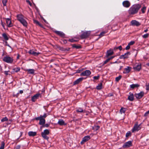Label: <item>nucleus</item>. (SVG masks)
Masks as SVG:
<instances>
[{
  "label": "nucleus",
  "mask_w": 149,
  "mask_h": 149,
  "mask_svg": "<svg viewBox=\"0 0 149 149\" xmlns=\"http://www.w3.org/2000/svg\"><path fill=\"white\" fill-rule=\"evenodd\" d=\"M49 133V130L47 129L45 130L43 132L41 133V136L42 137L45 139L48 140L49 139L48 137L47 136V135H48Z\"/></svg>",
  "instance_id": "7ed1b4c3"
},
{
  "label": "nucleus",
  "mask_w": 149,
  "mask_h": 149,
  "mask_svg": "<svg viewBox=\"0 0 149 149\" xmlns=\"http://www.w3.org/2000/svg\"><path fill=\"white\" fill-rule=\"evenodd\" d=\"M36 132L32 131L29 132L28 133V135L31 136H34L36 135Z\"/></svg>",
  "instance_id": "393cba45"
},
{
  "label": "nucleus",
  "mask_w": 149,
  "mask_h": 149,
  "mask_svg": "<svg viewBox=\"0 0 149 149\" xmlns=\"http://www.w3.org/2000/svg\"><path fill=\"white\" fill-rule=\"evenodd\" d=\"M130 3L128 1H125L123 2V5L126 8H128L130 6Z\"/></svg>",
  "instance_id": "f8f14e48"
},
{
  "label": "nucleus",
  "mask_w": 149,
  "mask_h": 149,
  "mask_svg": "<svg viewBox=\"0 0 149 149\" xmlns=\"http://www.w3.org/2000/svg\"><path fill=\"white\" fill-rule=\"evenodd\" d=\"M130 94L128 97V99L130 101H133L134 100V95L133 93L130 92Z\"/></svg>",
  "instance_id": "412c9836"
},
{
  "label": "nucleus",
  "mask_w": 149,
  "mask_h": 149,
  "mask_svg": "<svg viewBox=\"0 0 149 149\" xmlns=\"http://www.w3.org/2000/svg\"><path fill=\"white\" fill-rule=\"evenodd\" d=\"M149 34H148V33H146V34H144V35H143L142 37H143V38H147L148 36H149Z\"/></svg>",
  "instance_id": "c03bdc74"
},
{
  "label": "nucleus",
  "mask_w": 149,
  "mask_h": 149,
  "mask_svg": "<svg viewBox=\"0 0 149 149\" xmlns=\"http://www.w3.org/2000/svg\"><path fill=\"white\" fill-rule=\"evenodd\" d=\"M100 128V126H99L95 125L92 127L93 130L95 131L97 130Z\"/></svg>",
  "instance_id": "72a5a7b5"
},
{
  "label": "nucleus",
  "mask_w": 149,
  "mask_h": 149,
  "mask_svg": "<svg viewBox=\"0 0 149 149\" xmlns=\"http://www.w3.org/2000/svg\"><path fill=\"white\" fill-rule=\"evenodd\" d=\"M130 54V52H127L124 55H121L120 57V59H125L127 58L128 57V55Z\"/></svg>",
  "instance_id": "ddd939ff"
},
{
  "label": "nucleus",
  "mask_w": 149,
  "mask_h": 149,
  "mask_svg": "<svg viewBox=\"0 0 149 149\" xmlns=\"http://www.w3.org/2000/svg\"><path fill=\"white\" fill-rule=\"evenodd\" d=\"M49 126V125L48 124H45L44 125H43L42 126H41L40 127V128L42 129V127H48Z\"/></svg>",
  "instance_id": "49530a36"
},
{
  "label": "nucleus",
  "mask_w": 149,
  "mask_h": 149,
  "mask_svg": "<svg viewBox=\"0 0 149 149\" xmlns=\"http://www.w3.org/2000/svg\"><path fill=\"white\" fill-rule=\"evenodd\" d=\"M105 33V32H102L100 33L99 36H104V34Z\"/></svg>",
  "instance_id": "5fc2aeb1"
},
{
  "label": "nucleus",
  "mask_w": 149,
  "mask_h": 149,
  "mask_svg": "<svg viewBox=\"0 0 149 149\" xmlns=\"http://www.w3.org/2000/svg\"><path fill=\"white\" fill-rule=\"evenodd\" d=\"M47 114L46 113H45L44 114V115L43 116L41 115L40 117L43 118L45 119V118H46L47 117Z\"/></svg>",
  "instance_id": "ea45409f"
},
{
  "label": "nucleus",
  "mask_w": 149,
  "mask_h": 149,
  "mask_svg": "<svg viewBox=\"0 0 149 149\" xmlns=\"http://www.w3.org/2000/svg\"><path fill=\"white\" fill-rule=\"evenodd\" d=\"M114 57V56H112L111 57H110L109 58L110 60L111 59H112Z\"/></svg>",
  "instance_id": "e2e57ef3"
},
{
  "label": "nucleus",
  "mask_w": 149,
  "mask_h": 149,
  "mask_svg": "<svg viewBox=\"0 0 149 149\" xmlns=\"http://www.w3.org/2000/svg\"><path fill=\"white\" fill-rule=\"evenodd\" d=\"M19 93L20 94H22L23 93V91L22 90H20L19 91Z\"/></svg>",
  "instance_id": "69168bd1"
},
{
  "label": "nucleus",
  "mask_w": 149,
  "mask_h": 149,
  "mask_svg": "<svg viewBox=\"0 0 149 149\" xmlns=\"http://www.w3.org/2000/svg\"><path fill=\"white\" fill-rule=\"evenodd\" d=\"M6 22L8 26V27H10L13 26L11 24V22L10 19L7 18L6 19Z\"/></svg>",
  "instance_id": "4be33fe9"
},
{
  "label": "nucleus",
  "mask_w": 149,
  "mask_h": 149,
  "mask_svg": "<svg viewBox=\"0 0 149 149\" xmlns=\"http://www.w3.org/2000/svg\"><path fill=\"white\" fill-rule=\"evenodd\" d=\"M140 86V85L138 84H132L130 85V87L132 89H134L135 88H138Z\"/></svg>",
  "instance_id": "bb28decb"
},
{
  "label": "nucleus",
  "mask_w": 149,
  "mask_h": 149,
  "mask_svg": "<svg viewBox=\"0 0 149 149\" xmlns=\"http://www.w3.org/2000/svg\"><path fill=\"white\" fill-rule=\"evenodd\" d=\"M122 76L121 75H119L118 77H117L116 78V81L118 82L119 81V80L121 78Z\"/></svg>",
  "instance_id": "4c0bfd02"
},
{
  "label": "nucleus",
  "mask_w": 149,
  "mask_h": 149,
  "mask_svg": "<svg viewBox=\"0 0 149 149\" xmlns=\"http://www.w3.org/2000/svg\"><path fill=\"white\" fill-rule=\"evenodd\" d=\"M7 2V0H2V3L3 6H5L6 5Z\"/></svg>",
  "instance_id": "a19ab883"
},
{
  "label": "nucleus",
  "mask_w": 149,
  "mask_h": 149,
  "mask_svg": "<svg viewBox=\"0 0 149 149\" xmlns=\"http://www.w3.org/2000/svg\"><path fill=\"white\" fill-rule=\"evenodd\" d=\"M148 31V29H147L144 31V32H146Z\"/></svg>",
  "instance_id": "774afa93"
},
{
  "label": "nucleus",
  "mask_w": 149,
  "mask_h": 149,
  "mask_svg": "<svg viewBox=\"0 0 149 149\" xmlns=\"http://www.w3.org/2000/svg\"><path fill=\"white\" fill-rule=\"evenodd\" d=\"M149 114V110L148 111H147L146 112L144 116H146L148 115Z\"/></svg>",
  "instance_id": "13d9d810"
},
{
  "label": "nucleus",
  "mask_w": 149,
  "mask_h": 149,
  "mask_svg": "<svg viewBox=\"0 0 149 149\" xmlns=\"http://www.w3.org/2000/svg\"><path fill=\"white\" fill-rule=\"evenodd\" d=\"M33 22L34 23H35L36 25H39L40 27L41 28H43V26L39 23V22L37 20L35 19H33Z\"/></svg>",
  "instance_id": "a878e982"
},
{
  "label": "nucleus",
  "mask_w": 149,
  "mask_h": 149,
  "mask_svg": "<svg viewBox=\"0 0 149 149\" xmlns=\"http://www.w3.org/2000/svg\"><path fill=\"white\" fill-rule=\"evenodd\" d=\"M24 16L22 14H18L17 15V17L18 20L19 22L24 19Z\"/></svg>",
  "instance_id": "6ab92c4d"
},
{
  "label": "nucleus",
  "mask_w": 149,
  "mask_h": 149,
  "mask_svg": "<svg viewBox=\"0 0 149 149\" xmlns=\"http://www.w3.org/2000/svg\"><path fill=\"white\" fill-rule=\"evenodd\" d=\"M54 59H51V60H50V62H53L54 61Z\"/></svg>",
  "instance_id": "338daca9"
},
{
  "label": "nucleus",
  "mask_w": 149,
  "mask_h": 149,
  "mask_svg": "<svg viewBox=\"0 0 149 149\" xmlns=\"http://www.w3.org/2000/svg\"><path fill=\"white\" fill-rule=\"evenodd\" d=\"M20 148V145H17L16 147V149H19Z\"/></svg>",
  "instance_id": "052dcab7"
},
{
  "label": "nucleus",
  "mask_w": 149,
  "mask_h": 149,
  "mask_svg": "<svg viewBox=\"0 0 149 149\" xmlns=\"http://www.w3.org/2000/svg\"><path fill=\"white\" fill-rule=\"evenodd\" d=\"M58 124L61 125H65L66 124L65 123L64 121L62 119H59L58 123Z\"/></svg>",
  "instance_id": "b1692460"
},
{
  "label": "nucleus",
  "mask_w": 149,
  "mask_h": 149,
  "mask_svg": "<svg viewBox=\"0 0 149 149\" xmlns=\"http://www.w3.org/2000/svg\"><path fill=\"white\" fill-rule=\"evenodd\" d=\"M26 70L29 73L31 74H34L35 72L34 70L33 69H28Z\"/></svg>",
  "instance_id": "473e14b6"
},
{
  "label": "nucleus",
  "mask_w": 149,
  "mask_h": 149,
  "mask_svg": "<svg viewBox=\"0 0 149 149\" xmlns=\"http://www.w3.org/2000/svg\"><path fill=\"white\" fill-rule=\"evenodd\" d=\"M9 72V71H5L4 73L6 75H7L8 74V72Z\"/></svg>",
  "instance_id": "680f3d73"
},
{
  "label": "nucleus",
  "mask_w": 149,
  "mask_h": 149,
  "mask_svg": "<svg viewBox=\"0 0 149 149\" xmlns=\"http://www.w3.org/2000/svg\"><path fill=\"white\" fill-rule=\"evenodd\" d=\"M76 111L78 113H81L84 112L85 111V110H83L81 108H79L77 109Z\"/></svg>",
  "instance_id": "2f4dec72"
},
{
  "label": "nucleus",
  "mask_w": 149,
  "mask_h": 149,
  "mask_svg": "<svg viewBox=\"0 0 149 149\" xmlns=\"http://www.w3.org/2000/svg\"><path fill=\"white\" fill-rule=\"evenodd\" d=\"M63 42L65 44L67 43V40H63Z\"/></svg>",
  "instance_id": "0e129e2a"
},
{
  "label": "nucleus",
  "mask_w": 149,
  "mask_h": 149,
  "mask_svg": "<svg viewBox=\"0 0 149 149\" xmlns=\"http://www.w3.org/2000/svg\"><path fill=\"white\" fill-rule=\"evenodd\" d=\"M102 82L100 83L98 86L96 87V88L98 90H100L102 88Z\"/></svg>",
  "instance_id": "c756f323"
},
{
  "label": "nucleus",
  "mask_w": 149,
  "mask_h": 149,
  "mask_svg": "<svg viewBox=\"0 0 149 149\" xmlns=\"http://www.w3.org/2000/svg\"><path fill=\"white\" fill-rule=\"evenodd\" d=\"M110 60L109 58L106 60L104 62L103 64V65L106 64L107 62H108Z\"/></svg>",
  "instance_id": "a18cd8bd"
},
{
  "label": "nucleus",
  "mask_w": 149,
  "mask_h": 149,
  "mask_svg": "<svg viewBox=\"0 0 149 149\" xmlns=\"http://www.w3.org/2000/svg\"><path fill=\"white\" fill-rule=\"evenodd\" d=\"M5 143L3 141L1 142V146L0 147V149H4V148Z\"/></svg>",
  "instance_id": "c9c22d12"
},
{
  "label": "nucleus",
  "mask_w": 149,
  "mask_h": 149,
  "mask_svg": "<svg viewBox=\"0 0 149 149\" xmlns=\"http://www.w3.org/2000/svg\"><path fill=\"white\" fill-rule=\"evenodd\" d=\"M69 41H70V42H76V41L73 39H69L68 40Z\"/></svg>",
  "instance_id": "8fccbe9b"
},
{
  "label": "nucleus",
  "mask_w": 149,
  "mask_h": 149,
  "mask_svg": "<svg viewBox=\"0 0 149 149\" xmlns=\"http://www.w3.org/2000/svg\"><path fill=\"white\" fill-rule=\"evenodd\" d=\"M70 48H64V49L63 51L66 52L70 50Z\"/></svg>",
  "instance_id": "864d4df0"
},
{
  "label": "nucleus",
  "mask_w": 149,
  "mask_h": 149,
  "mask_svg": "<svg viewBox=\"0 0 149 149\" xmlns=\"http://www.w3.org/2000/svg\"><path fill=\"white\" fill-rule=\"evenodd\" d=\"M144 93L143 91L140 92L139 93L135 94V96L136 98L138 99H140L144 95Z\"/></svg>",
  "instance_id": "1a4fd4ad"
},
{
  "label": "nucleus",
  "mask_w": 149,
  "mask_h": 149,
  "mask_svg": "<svg viewBox=\"0 0 149 149\" xmlns=\"http://www.w3.org/2000/svg\"><path fill=\"white\" fill-rule=\"evenodd\" d=\"M54 32L56 34L61 37L64 38L65 37V34L62 32L57 31H54Z\"/></svg>",
  "instance_id": "9b49d317"
},
{
  "label": "nucleus",
  "mask_w": 149,
  "mask_h": 149,
  "mask_svg": "<svg viewBox=\"0 0 149 149\" xmlns=\"http://www.w3.org/2000/svg\"><path fill=\"white\" fill-rule=\"evenodd\" d=\"M130 48V46L128 44V45L126 46V47H125V49L127 50L129 49Z\"/></svg>",
  "instance_id": "6e6d98bb"
},
{
  "label": "nucleus",
  "mask_w": 149,
  "mask_h": 149,
  "mask_svg": "<svg viewBox=\"0 0 149 149\" xmlns=\"http://www.w3.org/2000/svg\"><path fill=\"white\" fill-rule=\"evenodd\" d=\"M141 5L139 4L133 5L128 10V13L130 15H134L137 13L138 10L141 8Z\"/></svg>",
  "instance_id": "f257e3e1"
},
{
  "label": "nucleus",
  "mask_w": 149,
  "mask_h": 149,
  "mask_svg": "<svg viewBox=\"0 0 149 149\" xmlns=\"http://www.w3.org/2000/svg\"><path fill=\"white\" fill-rule=\"evenodd\" d=\"M3 61L8 63H12L13 61V57L6 56L3 58Z\"/></svg>",
  "instance_id": "f03ea898"
},
{
  "label": "nucleus",
  "mask_w": 149,
  "mask_h": 149,
  "mask_svg": "<svg viewBox=\"0 0 149 149\" xmlns=\"http://www.w3.org/2000/svg\"><path fill=\"white\" fill-rule=\"evenodd\" d=\"M141 129L140 125H138V124H136L134 125L132 130V132H134L135 131H138Z\"/></svg>",
  "instance_id": "9d476101"
},
{
  "label": "nucleus",
  "mask_w": 149,
  "mask_h": 149,
  "mask_svg": "<svg viewBox=\"0 0 149 149\" xmlns=\"http://www.w3.org/2000/svg\"><path fill=\"white\" fill-rule=\"evenodd\" d=\"M135 43V42L134 41H131L128 44V45L130 46L134 44Z\"/></svg>",
  "instance_id": "09e8293b"
},
{
  "label": "nucleus",
  "mask_w": 149,
  "mask_h": 149,
  "mask_svg": "<svg viewBox=\"0 0 149 149\" xmlns=\"http://www.w3.org/2000/svg\"><path fill=\"white\" fill-rule=\"evenodd\" d=\"M72 47L73 48H75L77 49L81 48V47L80 45H77L75 44H74L72 45Z\"/></svg>",
  "instance_id": "f704fd0d"
},
{
  "label": "nucleus",
  "mask_w": 149,
  "mask_h": 149,
  "mask_svg": "<svg viewBox=\"0 0 149 149\" xmlns=\"http://www.w3.org/2000/svg\"><path fill=\"white\" fill-rule=\"evenodd\" d=\"M146 90H149V83L148 85H146Z\"/></svg>",
  "instance_id": "bf43d9fd"
},
{
  "label": "nucleus",
  "mask_w": 149,
  "mask_h": 149,
  "mask_svg": "<svg viewBox=\"0 0 149 149\" xmlns=\"http://www.w3.org/2000/svg\"><path fill=\"white\" fill-rule=\"evenodd\" d=\"M116 48V49H120V50H121L122 49V47L121 46H119L118 47H116V48L115 47L114 48V49H115Z\"/></svg>",
  "instance_id": "3c124183"
},
{
  "label": "nucleus",
  "mask_w": 149,
  "mask_h": 149,
  "mask_svg": "<svg viewBox=\"0 0 149 149\" xmlns=\"http://www.w3.org/2000/svg\"><path fill=\"white\" fill-rule=\"evenodd\" d=\"M29 53L33 55L34 56H37L40 54V52H37L33 51V50H30L29 51Z\"/></svg>",
  "instance_id": "f3484780"
},
{
  "label": "nucleus",
  "mask_w": 149,
  "mask_h": 149,
  "mask_svg": "<svg viewBox=\"0 0 149 149\" xmlns=\"http://www.w3.org/2000/svg\"><path fill=\"white\" fill-rule=\"evenodd\" d=\"M26 1L27 2L29 3V4L31 6H32V3H31L29 0H26Z\"/></svg>",
  "instance_id": "4d7b16f0"
},
{
  "label": "nucleus",
  "mask_w": 149,
  "mask_h": 149,
  "mask_svg": "<svg viewBox=\"0 0 149 149\" xmlns=\"http://www.w3.org/2000/svg\"><path fill=\"white\" fill-rule=\"evenodd\" d=\"M8 120V119L6 117L4 118H2L1 120V121L2 122H4L5 121H7Z\"/></svg>",
  "instance_id": "58836bf2"
},
{
  "label": "nucleus",
  "mask_w": 149,
  "mask_h": 149,
  "mask_svg": "<svg viewBox=\"0 0 149 149\" xmlns=\"http://www.w3.org/2000/svg\"><path fill=\"white\" fill-rule=\"evenodd\" d=\"M36 120H39V124L40 125H44L45 124V120L44 118H43L40 117H37L36 118Z\"/></svg>",
  "instance_id": "423d86ee"
},
{
  "label": "nucleus",
  "mask_w": 149,
  "mask_h": 149,
  "mask_svg": "<svg viewBox=\"0 0 149 149\" xmlns=\"http://www.w3.org/2000/svg\"><path fill=\"white\" fill-rule=\"evenodd\" d=\"M100 77L98 75L97 76H94L93 77V78L94 79L97 80L99 79Z\"/></svg>",
  "instance_id": "603ef678"
},
{
  "label": "nucleus",
  "mask_w": 149,
  "mask_h": 149,
  "mask_svg": "<svg viewBox=\"0 0 149 149\" xmlns=\"http://www.w3.org/2000/svg\"><path fill=\"white\" fill-rule=\"evenodd\" d=\"M131 68L130 67H127L125 69L126 72H123L124 73H128L130 72L131 70Z\"/></svg>",
  "instance_id": "cd10ccee"
},
{
  "label": "nucleus",
  "mask_w": 149,
  "mask_h": 149,
  "mask_svg": "<svg viewBox=\"0 0 149 149\" xmlns=\"http://www.w3.org/2000/svg\"><path fill=\"white\" fill-rule=\"evenodd\" d=\"M132 25L138 26L141 25V24L136 20H132L131 22Z\"/></svg>",
  "instance_id": "dca6fc26"
},
{
  "label": "nucleus",
  "mask_w": 149,
  "mask_h": 149,
  "mask_svg": "<svg viewBox=\"0 0 149 149\" xmlns=\"http://www.w3.org/2000/svg\"><path fill=\"white\" fill-rule=\"evenodd\" d=\"M131 135V133L130 131H128L127 132L126 134V137H127L129 136H130Z\"/></svg>",
  "instance_id": "79ce46f5"
},
{
  "label": "nucleus",
  "mask_w": 149,
  "mask_h": 149,
  "mask_svg": "<svg viewBox=\"0 0 149 149\" xmlns=\"http://www.w3.org/2000/svg\"><path fill=\"white\" fill-rule=\"evenodd\" d=\"M40 95V94H36V95H35L33 96L32 97V98H31L32 101L33 102H35L36 101V100L38 98Z\"/></svg>",
  "instance_id": "a211bd4d"
},
{
  "label": "nucleus",
  "mask_w": 149,
  "mask_h": 149,
  "mask_svg": "<svg viewBox=\"0 0 149 149\" xmlns=\"http://www.w3.org/2000/svg\"><path fill=\"white\" fill-rule=\"evenodd\" d=\"M126 111V109L124 108H121L120 110V113L122 114L124 113Z\"/></svg>",
  "instance_id": "e433bc0d"
},
{
  "label": "nucleus",
  "mask_w": 149,
  "mask_h": 149,
  "mask_svg": "<svg viewBox=\"0 0 149 149\" xmlns=\"http://www.w3.org/2000/svg\"><path fill=\"white\" fill-rule=\"evenodd\" d=\"M146 10V7L145 6H144L141 9L142 12L143 13H145Z\"/></svg>",
  "instance_id": "37998d69"
},
{
  "label": "nucleus",
  "mask_w": 149,
  "mask_h": 149,
  "mask_svg": "<svg viewBox=\"0 0 149 149\" xmlns=\"http://www.w3.org/2000/svg\"><path fill=\"white\" fill-rule=\"evenodd\" d=\"M91 72L89 70H86L80 74V76H88L91 74Z\"/></svg>",
  "instance_id": "6e6552de"
},
{
  "label": "nucleus",
  "mask_w": 149,
  "mask_h": 149,
  "mask_svg": "<svg viewBox=\"0 0 149 149\" xmlns=\"http://www.w3.org/2000/svg\"><path fill=\"white\" fill-rule=\"evenodd\" d=\"M141 64L140 63H136L134 65L133 68L135 70L139 71L141 69Z\"/></svg>",
  "instance_id": "39448f33"
},
{
  "label": "nucleus",
  "mask_w": 149,
  "mask_h": 149,
  "mask_svg": "<svg viewBox=\"0 0 149 149\" xmlns=\"http://www.w3.org/2000/svg\"><path fill=\"white\" fill-rule=\"evenodd\" d=\"M132 146V143L131 141H129L125 142L123 146V148H126Z\"/></svg>",
  "instance_id": "0eeeda50"
},
{
  "label": "nucleus",
  "mask_w": 149,
  "mask_h": 149,
  "mask_svg": "<svg viewBox=\"0 0 149 149\" xmlns=\"http://www.w3.org/2000/svg\"><path fill=\"white\" fill-rule=\"evenodd\" d=\"M24 26L26 27L27 25V23L26 20L24 19L21 21H19Z\"/></svg>",
  "instance_id": "5701e85b"
},
{
  "label": "nucleus",
  "mask_w": 149,
  "mask_h": 149,
  "mask_svg": "<svg viewBox=\"0 0 149 149\" xmlns=\"http://www.w3.org/2000/svg\"><path fill=\"white\" fill-rule=\"evenodd\" d=\"M90 139V137L89 136H85L83 139L82 141L81 142V144H83L84 142L87 141H88Z\"/></svg>",
  "instance_id": "2eb2a0df"
},
{
  "label": "nucleus",
  "mask_w": 149,
  "mask_h": 149,
  "mask_svg": "<svg viewBox=\"0 0 149 149\" xmlns=\"http://www.w3.org/2000/svg\"><path fill=\"white\" fill-rule=\"evenodd\" d=\"M2 36L5 40H8V38L6 33H3L2 34Z\"/></svg>",
  "instance_id": "c85d7f7f"
},
{
  "label": "nucleus",
  "mask_w": 149,
  "mask_h": 149,
  "mask_svg": "<svg viewBox=\"0 0 149 149\" xmlns=\"http://www.w3.org/2000/svg\"><path fill=\"white\" fill-rule=\"evenodd\" d=\"M84 78L81 77L77 79L76 81H74L73 83L74 85L77 84H78L80 82L82 81L83 79Z\"/></svg>",
  "instance_id": "aec40b11"
},
{
  "label": "nucleus",
  "mask_w": 149,
  "mask_h": 149,
  "mask_svg": "<svg viewBox=\"0 0 149 149\" xmlns=\"http://www.w3.org/2000/svg\"><path fill=\"white\" fill-rule=\"evenodd\" d=\"M113 53V50L110 49L107 51L105 57L107 58L109 56L112 55Z\"/></svg>",
  "instance_id": "4468645a"
},
{
  "label": "nucleus",
  "mask_w": 149,
  "mask_h": 149,
  "mask_svg": "<svg viewBox=\"0 0 149 149\" xmlns=\"http://www.w3.org/2000/svg\"><path fill=\"white\" fill-rule=\"evenodd\" d=\"M90 33V32L88 31L84 32L81 35L80 38L81 39L86 38L89 36Z\"/></svg>",
  "instance_id": "20e7f679"
},
{
  "label": "nucleus",
  "mask_w": 149,
  "mask_h": 149,
  "mask_svg": "<svg viewBox=\"0 0 149 149\" xmlns=\"http://www.w3.org/2000/svg\"><path fill=\"white\" fill-rule=\"evenodd\" d=\"M57 47L60 50L63 51L64 48L61 47L60 46H58Z\"/></svg>",
  "instance_id": "de8ad7c7"
},
{
  "label": "nucleus",
  "mask_w": 149,
  "mask_h": 149,
  "mask_svg": "<svg viewBox=\"0 0 149 149\" xmlns=\"http://www.w3.org/2000/svg\"><path fill=\"white\" fill-rule=\"evenodd\" d=\"M20 70V68L19 67H17L16 68H13V72H17L19 71Z\"/></svg>",
  "instance_id": "7c9ffc66"
}]
</instances>
